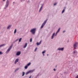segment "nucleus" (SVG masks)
Instances as JSON below:
<instances>
[{"mask_svg": "<svg viewBox=\"0 0 78 78\" xmlns=\"http://www.w3.org/2000/svg\"><path fill=\"white\" fill-rule=\"evenodd\" d=\"M29 73V71H28L26 73V75H28Z\"/></svg>", "mask_w": 78, "mask_h": 78, "instance_id": "obj_27", "label": "nucleus"}, {"mask_svg": "<svg viewBox=\"0 0 78 78\" xmlns=\"http://www.w3.org/2000/svg\"><path fill=\"white\" fill-rule=\"evenodd\" d=\"M9 0H7L6 2V4L5 5V7H4V9H5L6 8H8L9 6Z\"/></svg>", "mask_w": 78, "mask_h": 78, "instance_id": "obj_1", "label": "nucleus"}, {"mask_svg": "<svg viewBox=\"0 0 78 78\" xmlns=\"http://www.w3.org/2000/svg\"><path fill=\"white\" fill-rule=\"evenodd\" d=\"M22 38H20V39H22Z\"/></svg>", "mask_w": 78, "mask_h": 78, "instance_id": "obj_39", "label": "nucleus"}, {"mask_svg": "<svg viewBox=\"0 0 78 78\" xmlns=\"http://www.w3.org/2000/svg\"><path fill=\"white\" fill-rule=\"evenodd\" d=\"M64 49V48L63 47L62 48H58V50H59V51H63Z\"/></svg>", "mask_w": 78, "mask_h": 78, "instance_id": "obj_6", "label": "nucleus"}, {"mask_svg": "<svg viewBox=\"0 0 78 78\" xmlns=\"http://www.w3.org/2000/svg\"><path fill=\"white\" fill-rule=\"evenodd\" d=\"M11 25H9L7 27V29H9V28H11Z\"/></svg>", "mask_w": 78, "mask_h": 78, "instance_id": "obj_12", "label": "nucleus"}, {"mask_svg": "<svg viewBox=\"0 0 78 78\" xmlns=\"http://www.w3.org/2000/svg\"><path fill=\"white\" fill-rule=\"evenodd\" d=\"M57 67V66H56L55 68H56Z\"/></svg>", "mask_w": 78, "mask_h": 78, "instance_id": "obj_41", "label": "nucleus"}, {"mask_svg": "<svg viewBox=\"0 0 78 78\" xmlns=\"http://www.w3.org/2000/svg\"><path fill=\"white\" fill-rule=\"evenodd\" d=\"M6 44H2L0 45V47H3L4 46H5Z\"/></svg>", "mask_w": 78, "mask_h": 78, "instance_id": "obj_16", "label": "nucleus"}, {"mask_svg": "<svg viewBox=\"0 0 78 78\" xmlns=\"http://www.w3.org/2000/svg\"><path fill=\"white\" fill-rule=\"evenodd\" d=\"M60 28H59L58 30H57V31L56 32L57 33H58L60 31Z\"/></svg>", "mask_w": 78, "mask_h": 78, "instance_id": "obj_15", "label": "nucleus"}, {"mask_svg": "<svg viewBox=\"0 0 78 78\" xmlns=\"http://www.w3.org/2000/svg\"><path fill=\"white\" fill-rule=\"evenodd\" d=\"M5 0H3V1L4 2H5Z\"/></svg>", "mask_w": 78, "mask_h": 78, "instance_id": "obj_42", "label": "nucleus"}, {"mask_svg": "<svg viewBox=\"0 0 78 78\" xmlns=\"http://www.w3.org/2000/svg\"><path fill=\"white\" fill-rule=\"evenodd\" d=\"M27 43H25L23 47L24 48H26V47H27Z\"/></svg>", "mask_w": 78, "mask_h": 78, "instance_id": "obj_13", "label": "nucleus"}, {"mask_svg": "<svg viewBox=\"0 0 78 78\" xmlns=\"http://www.w3.org/2000/svg\"><path fill=\"white\" fill-rule=\"evenodd\" d=\"M30 32H31L32 34L34 35L35 34V33H36V28L32 29L30 30Z\"/></svg>", "mask_w": 78, "mask_h": 78, "instance_id": "obj_3", "label": "nucleus"}, {"mask_svg": "<svg viewBox=\"0 0 78 78\" xmlns=\"http://www.w3.org/2000/svg\"><path fill=\"white\" fill-rule=\"evenodd\" d=\"M65 11V9H63L62 12V13H64V12Z\"/></svg>", "mask_w": 78, "mask_h": 78, "instance_id": "obj_22", "label": "nucleus"}, {"mask_svg": "<svg viewBox=\"0 0 78 78\" xmlns=\"http://www.w3.org/2000/svg\"><path fill=\"white\" fill-rule=\"evenodd\" d=\"M21 40H22V39H19V42H21Z\"/></svg>", "mask_w": 78, "mask_h": 78, "instance_id": "obj_28", "label": "nucleus"}, {"mask_svg": "<svg viewBox=\"0 0 78 78\" xmlns=\"http://www.w3.org/2000/svg\"><path fill=\"white\" fill-rule=\"evenodd\" d=\"M24 75H25V72H23L22 73V76H24Z\"/></svg>", "mask_w": 78, "mask_h": 78, "instance_id": "obj_21", "label": "nucleus"}, {"mask_svg": "<svg viewBox=\"0 0 78 78\" xmlns=\"http://www.w3.org/2000/svg\"><path fill=\"white\" fill-rule=\"evenodd\" d=\"M21 52L20 51H18L17 52L16 55L17 56H19V55H20V54H21Z\"/></svg>", "mask_w": 78, "mask_h": 78, "instance_id": "obj_9", "label": "nucleus"}, {"mask_svg": "<svg viewBox=\"0 0 78 78\" xmlns=\"http://www.w3.org/2000/svg\"><path fill=\"white\" fill-rule=\"evenodd\" d=\"M69 41H68V42H69Z\"/></svg>", "mask_w": 78, "mask_h": 78, "instance_id": "obj_46", "label": "nucleus"}, {"mask_svg": "<svg viewBox=\"0 0 78 78\" xmlns=\"http://www.w3.org/2000/svg\"><path fill=\"white\" fill-rule=\"evenodd\" d=\"M19 68H17V69H16L15 71V72H17V71H18V70H19Z\"/></svg>", "mask_w": 78, "mask_h": 78, "instance_id": "obj_24", "label": "nucleus"}, {"mask_svg": "<svg viewBox=\"0 0 78 78\" xmlns=\"http://www.w3.org/2000/svg\"><path fill=\"white\" fill-rule=\"evenodd\" d=\"M55 33H54L53 34H52V36H51V39H52L53 38V37H54L55 36Z\"/></svg>", "mask_w": 78, "mask_h": 78, "instance_id": "obj_11", "label": "nucleus"}, {"mask_svg": "<svg viewBox=\"0 0 78 78\" xmlns=\"http://www.w3.org/2000/svg\"><path fill=\"white\" fill-rule=\"evenodd\" d=\"M43 56H45V55H44V54H43Z\"/></svg>", "mask_w": 78, "mask_h": 78, "instance_id": "obj_40", "label": "nucleus"}, {"mask_svg": "<svg viewBox=\"0 0 78 78\" xmlns=\"http://www.w3.org/2000/svg\"><path fill=\"white\" fill-rule=\"evenodd\" d=\"M77 51H74L73 52V53L74 54L75 53H76Z\"/></svg>", "mask_w": 78, "mask_h": 78, "instance_id": "obj_26", "label": "nucleus"}, {"mask_svg": "<svg viewBox=\"0 0 78 78\" xmlns=\"http://www.w3.org/2000/svg\"><path fill=\"white\" fill-rule=\"evenodd\" d=\"M13 43H12L11 44V46L6 51V54H8V53H9V51L11 50V49L12 48V46H13Z\"/></svg>", "mask_w": 78, "mask_h": 78, "instance_id": "obj_2", "label": "nucleus"}, {"mask_svg": "<svg viewBox=\"0 0 78 78\" xmlns=\"http://www.w3.org/2000/svg\"><path fill=\"white\" fill-rule=\"evenodd\" d=\"M13 3H14V2H13Z\"/></svg>", "mask_w": 78, "mask_h": 78, "instance_id": "obj_45", "label": "nucleus"}, {"mask_svg": "<svg viewBox=\"0 0 78 78\" xmlns=\"http://www.w3.org/2000/svg\"><path fill=\"white\" fill-rule=\"evenodd\" d=\"M37 48H35V49L34 51H36V50H37Z\"/></svg>", "mask_w": 78, "mask_h": 78, "instance_id": "obj_29", "label": "nucleus"}, {"mask_svg": "<svg viewBox=\"0 0 78 78\" xmlns=\"http://www.w3.org/2000/svg\"><path fill=\"white\" fill-rule=\"evenodd\" d=\"M56 4H57V3H55L54 4V5L55 6V5H56Z\"/></svg>", "mask_w": 78, "mask_h": 78, "instance_id": "obj_30", "label": "nucleus"}, {"mask_svg": "<svg viewBox=\"0 0 78 78\" xmlns=\"http://www.w3.org/2000/svg\"><path fill=\"white\" fill-rule=\"evenodd\" d=\"M66 8V7H65L64 9H65Z\"/></svg>", "mask_w": 78, "mask_h": 78, "instance_id": "obj_47", "label": "nucleus"}, {"mask_svg": "<svg viewBox=\"0 0 78 78\" xmlns=\"http://www.w3.org/2000/svg\"><path fill=\"white\" fill-rule=\"evenodd\" d=\"M30 39H32V38H30Z\"/></svg>", "mask_w": 78, "mask_h": 78, "instance_id": "obj_43", "label": "nucleus"}, {"mask_svg": "<svg viewBox=\"0 0 78 78\" xmlns=\"http://www.w3.org/2000/svg\"><path fill=\"white\" fill-rule=\"evenodd\" d=\"M30 3V1H27V3Z\"/></svg>", "mask_w": 78, "mask_h": 78, "instance_id": "obj_31", "label": "nucleus"}, {"mask_svg": "<svg viewBox=\"0 0 78 78\" xmlns=\"http://www.w3.org/2000/svg\"><path fill=\"white\" fill-rule=\"evenodd\" d=\"M44 5V4H42V5L41 6V7L40 10H39V12H41V10H42V8L43 7V6Z\"/></svg>", "mask_w": 78, "mask_h": 78, "instance_id": "obj_7", "label": "nucleus"}, {"mask_svg": "<svg viewBox=\"0 0 78 78\" xmlns=\"http://www.w3.org/2000/svg\"><path fill=\"white\" fill-rule=\"evenodd\" d=\"M28 72L29 73H33V72H34V70H30Z\"/></svg>", "mask_w": 78, "mask_h": 78, "instance_id": "obj_14", "label": "nucleus"}, {"mask_svg": "<svg viewBox=\"0 0 78 78\" xmlns=\"http://www.w3.org/2000/svg\"><path fill=\"white\" fill-rule=\"evenodd\" d=\"M57 34H58V33H57V32H56V33L55 34V36H56V35H57Z\"/></svg>", "mask_w": 78, "mask_h": 78, "instance_id": "obj_34", "label": "nucleus"}, {"mask_svg": "<svg viewBox=\"0 0 78 78\" xmlns=\"http://www.w3.org/2000/svg\"><path fill=\"white\" fill-rule=\"evenodd\" d=\"M16 32H17V30H16V29H15L14 31V34H16Z\"/></svg>", "mask_w": 78, "mask_h": 78, "instance_id": "obj_17", "label": "nucleus"}, {"mask_svg": "<svg viewBox=\"0 0 78 78\" xmlns=\"http://www.w3.org/2000/svg\"><path fill=\"white\" fill-rule=\"evenodd\" d=\"M78 43L77 42H75L73 45V47L74 48V50H75V49H76V47H77V44Z\"/></svg>", "mask_w": 78, "mask_h": 78, "instance_id": "obj_5", "label": "nucleus"}, {"mask_svg": "<svg viewBox=\"0 0 78 78\" xmlns=\"http://www.w3.org/2000/svg\"><path fill=\"white\" fill-rule=\"evenodd\" d=\"M45 51H46L45 50H44L42 52V54H44V53H45Z\"/></svg>", "mask_w": 78, "mask_h": 78, "instance_id": "obj_23", "label": "nucleus"}, {"mask_svg": "<svg viewBox=\"0 0 78 78\" xmlns=\"http://www.w3.org/2000/svg\"><path fill=\"white\" fill-rule=\"evenodd\" d=\"M27 68L28 66L27 65L26 66L24 67V68L25 69H27Z\"/></svg>", "mask_w": 78, "mask_h": 78, "instance_id": "obj_19", "label": "nucleus"}, {"mask_svg": "<svg viewBox=\"0 0 78 78\" xmlns=\"http://www.w3.org/2000/svg\"><path fill=\"white\" fill-rule=\"evenodd\" d=\"M25 0H23L24 1H25Z\"/></svg>", "mask_w": 78, "mask_h": 78, "instance_id": "obj_48", "label": "nucleus"}, {"mask_svg": "<svg viewBox=\"0 0 78 78\" xmlns=\"http://www.w3.org/2000/svg\"><path fill=\"white\" fill-rule=\"evenodd\" d=\"M53 70L54 71H56V69H54Z\"/></svg>", "mask_w": 78, "mask_h": 78, "instance_id": "obj_36", "label": "nucleus"}, {"mask_svg": "<svg viewBox=\"0 0 78 78\" xmlns=\"http://www.w3.org/2000/svg\"><path fill=\"white\" fill-rule=\"evenodd\" d=\"M47 56H48V54H47Z\"/></svg>", "mask_w": 78, "mask_h": 78, "instance_id": "obj_44", "label": "nucleus"}, {"mask_svg": "<svg viewBox=\"0 0 78 78\" xmlns=\"http://www.w3.org/2000/svg\"><path fill=\"white\" fill-rule=\"evenodd\" d=\"M66 72H65L64 73V74H66Z\"/></svg>", "mask_w": 78, "mask_h": 78, "instance_id": "obj_38", "label": "nucleus"}, {"mask_svg": "<svg viewBox=\"0 0 78 78\" xmlns=\"http://www.w3.org/2000/svg\"><path fill=\"white\" fill-rule=\"evenodd\" d=\"M18 41V39H17L16 40L14 41L13 42V44H14V43H15V42H17V41Z\"/></svg>", "mask_w": 78, "mask_h": 78, "instance_id": "obj_18", "label": "nucleus"}, {"mask_svg": "<svg viewBox=\"0 0 78 78\" xmlns=\"http://www.w3.org/2000/svg\"><path fill=\"white\" fill-rule=\"evenodd\" d=\"M30 65H31V63L30 62H29L28 64H27V66H30Z\"/></svg>", "mask_w": 78, "mask_h": 78, "instance_id": "obj_20", "label": "nucleus"}, {"mask_svg": "<svg viewBox=\"0 0 78 78\" xmlns=\"http://www.w3.org/2000/svg\"><path fill=\"white\" fill-rule=\"evenodd\" d=\"M18 61H19V58H17L15 61L14 64H16L17 63V62Z\"/></svg>", "mask_w": 78, "mask_h": 78, "instance_id": "obj_10", "label": "nucleus"}, {"mask_svg": "<svg viewBox=\"0 0 78 78\" xmlns=\"http://www.w3.org/2000/svg\"><path fill=\"white\" fill-rule=\"evenodd\" d=\"M29 78H31V76H30L29 77Z\"/></svg>", "mask_w": 78, "mask_h": 78, "instance_id": "obj_37", "label": "nucleus"}, {"mask_svg": "<svg viewBox=\"0 0 78 78\" xmlns=\"http://www.w3.org/2000/svg\"><path fill=\"white\" fill-rule=\"evenodd\" d=\"M0 55H2V52L1 51H0Z\"/></svg>", "mask_w": 78, "mask_h": 78, "instance_id": "obj_32", "label": "nucleus"}, {"mask_svg": "<svg viewBox=\"0 0 78 78\" xmlns=\"http://www.w3.org/2000/svg\"><path fill=\"white\" fill-rule=\"evenodd\" d=\"M65 32H66V31H65V30L63 31V33H65Z\"/></svg>", "mask_w": 78, "mask_h": 78, "instance_id": "obj_35", "label": "nucleus"}, {"mask_svg": "<svg viewBox=\"0 0 78 78\" xmlns=\"http://www.w3.org/2000/svg\"><path fill=\"white\" fill-rule=\"evenodd\" d=\"M30 42H32V39L30 40Z\"/></svg>", "mask_w": 78, "mask_h": 78, "instance_id": "obj_33", "label": "nucleus"}, {"mask_svg": "<svg viewBox=\"0 0 78 78\" xmlns=\"http://www.w3.org/2000/svg\"><path fill=\"white\" fill-rule=\"evenodd\" d=\"M41 42H42V41H40L39 43L37 42L36 44L37 46L39 45L40 44H41Z\"/></svg>", "mask_w": 78, "mask_h": 78, "instance_id": "obj_8", "label": "nucleus"}, {"mask_svg": "<svg viewBox=\"0 0 78 78\" xmlns=\"http://www.w3.org/2000/svg\"><path fill=\"white\" fill-rule=\"evenodd\" d=\"M47 20H46L42 23V24L41 27V29H42V28H43V27H44V25H45V23H46L47 22Z\"/></svg>", "mask_w": 78, "mask_h": 78, "instance_id": "obj_4", "label": "nucleus"}, {"mask_svg": "<svg viewBox=\"0 0 78 78\" xmlns=\"http://www.w3.org/2000/svg\"><path fill=\"white\" fill-rule=\"evenodd\" d=\"M39 74H38L37 75V76H36L35 78H37L38 77V76H39Z\"/></svg>", "mask_w": 78, "mask_h": 78, "instance_id": "obj_25", "label": "nucleus"}]
</instances>
